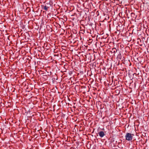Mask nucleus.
Returning a JSON list of instances; mask_svg holds the SVG:
<instances>
[{
	"label": "nucleus",
	"mask_w": 149,
	"mask_h": 149,
	"mask_svg": "<svg viewBox=\"0 0 149 149\" xmlns=\"http://www.w3.org/2000/svg\"><path fill=\"white\" fill-rule=\"evenodd\" d=\"M133 135V134H132L130 133H127L125 136L126 140L128 141L132 140V139Z\"/></svg>",
	"instance_id": "1"
},
{
	"label": "nucleus",
	"mask_w": 149,
	"mask_h": 149,
	"mask_svg": "<svg viewBox=\"0 0 149 149\" xmlns=\"http://www.w3.org/2000/svg\"><path fill=\"white\" fill-rule=\"evenodd\" d=\"M98 134L99 136L101 137H103L105 135V134L104 132L103 131H100L98 133Z\"/></svg>",
	"instance_id": "2"
},
{
	"label": "nucleus",
	"mask_w": 149,
	"mask_h": 149,
	"mask_svg": "<svg viewBox=\"0 0 149 149\" xmlns=\"http://www.w3.org/2000/svg\"><path fill=\"white\" fill-rule=\"evenodd\" d=\"M112 53L115 54L117 52V50L115 48H113L111 51Z\"/></svg>",
	"instance_id": "3"
},
{
	"label": "nucleus",
	"mask_w": 149,
	"mask_h": 149,
	"mask_svg": "<svg viewBox=\"0 0 149 149\" xmlns=\"http://www.w3.org/2000/svg\"><path fill=\"white\" fill-rule=\"evenodd\" d=\"M49 7L46 6H42V8H43L45 10L47 11L48 10Z\"/></svg>",
	"instance_id": "4"
},
{
	"label": "nucleus",
	"mask_w": 149,
	"mask_h": 149,
	"mask_svg": "<svg viewBox=\"0 0 149 149\" xmlns=\"http://www.w3.org/2000/svg\"><path fill=\"white\" fill-rule=\"evenodd\" d=\"M121 54H120L118 55L117 57L119 58L120 59H121Z\"/></svg>",
	"instance_id": "5"
}]
</instances>
